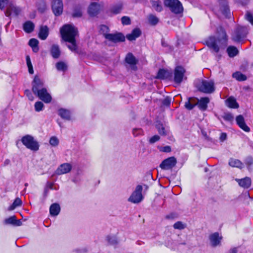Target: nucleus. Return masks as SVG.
I'll return each instance as SVG.
<instances>
[{
    "mask_svg": "<svg viewBox=\"0 0 253 253\" xmlns=\"http://www.w3.org/2000/svg\"><path fill=\"white\" fill-rule=\"evenodd\" d=\"M210 99L208 97H202L198 100V106L200 110L206 111L208 108V104L210 102Z\"/></svg>",
    "mask_w": 253,
    "mask_h": 253,
    "instance_id": "aec40b11",
    "label": "nucleus"
},
{
    "mask_svg": "<svg viewBox=\"0 0 253 253\" xmlns=\"http://www.w3.org/2000/svg\"><path fill=\"white\" fill-rule=\"evenodd\" d=\"M10 161L9 160H8V159L5 160L4 162V166H6L9 165L10 164Z\"/></svg>",
    "mask_w": 253,
    "mask_h": 253,
    "instance_id": "338daca9",
    "label": "nucleus"
},
{
    "mask_svg": "<svg viewBox=\"0 0 253 253\" xmlns=\"http://www.w3.org/2000/svg\"><path fill=\"white\" fill-rule=\"evenodd\" d=\"M5 224H12L16 226H20L21 225V221L16 219L15 216H10L4 220Z\"/></svg>",
    "mask_w": 253,
    "mask_h": 253,
    "instance_id": "c85d7f7f",
    "label": "nucleus"
},
{
    "mask_svg": "<svg viewBox=\"0 0 253 253\" xmlns=\"http://www.w3.org/2000/svg\"><path fill=\"white\" fill-rule=\"evenodd\" d=\"M22 205V201L19 198H17L14 200L13 204L9 207L8 210V211H12L15 209L16 207H19Z\"/></svg>",
    "mask_w": 253,
    "mask_h": 253,
    "instance_id": "4c0bfd02",
    "label": "nucleus"
},
{
    "mask_svg": "<svg viewBox=\"0 0 253 253\" xmlns=\"http://www.w3.org/2000/svg\"><path fill=\"white\" fill-rule=\"evenodd\" d=\"M51 9L55 16H60L63 11V3L62 0H52Z\"/></svg>",
    "mask_w": 253,
    "mask_h": 253,
    "instance_id": "6e6552de",
    "label": "nucleus"
},
{
    "mask_svg": "<svg viewBox=\"0 0 253 253\" xmlns=\"http://www.w3.org/2000/svg\"><path fill=\"white\" fill-rule=\"evenodd\" d=\"M21 9L20 7L15 6L13 3H10L7 6L5 12V14L7 17H9L12 13L15 16L18 15L21 12Z\"/></svg>",
    "mask_w": 253,
    "mask_h": 253,
    "instance_id": "4468645a",
    "label": "nucleus"
},
{
    "mask_svg": "<svg viewBox=\"0 0 253 253\" xmlns=\"http://www.w3.org/2000/svg\"><path fill=\"white\" fill-rule=\"evenodd\" d=\"M141 34L140 30L138 28H135L132 30L130 34H127L126 36L127 39L130 41L135 40L136 38L139 37Z\"/></svg>",
    "mask_w": 253,
    "mask_h": 253,
    "instance_id": "4be33fe9",
    "label": "nucleus"
},
{
    "mask_svg": "<svg viewBox=\"0 0 253 253\" xmlns=\"http://www.w3.org/2000/svg\"><path fill=\"white\" fill-rule=\"evenodd\" d=\"M232 77L240 82L244 81L247 79L246 75L239 71L234 73L232 74Z\"/></svg>",
    "mask_w": 253,
    "mask_h": 253,
    "instance_id": "72a5a7b5",
    "label": "nucleus"
},
{
    "mask_svg": "<svg viewBox=\"0 0 253 253\" xmlns=\"http://www.w3.org/2000/svg\"><path fill=\"white\" fill-rule=\"evenodd\" d=\"M221 11L222 14L226 17L229 18L230 17V11L229 7L227 5H223L221 7Z\"/></svg>",
    "mask_w": 253,
    "mask_h": 253,
    "instance_id": "a19ab883",
    "label": "nucleus"
},
{
    "mask_svg": "<svg viewBox=\"0 0 253 253\" xmlns=\"http://www.w3.org/2000/svg\"><path fill=\"white\" fill-rule=\"evenodd\" d=\"M164 4L174 14H180L183 12V7L179 0H164Z\"/></svg>",
    "mask_w": 253,
    "mask_h": 253,
    "instance_id": "20e7f679",
    "label": "nucleus"
},
{
    "mask_svg": "<svg viewBox=\"0 0 253 253\" xmlns=\"http://www.w3.org/2000/svg\"><path fill=\"white\" fill-rule=\"evenodd\" d=\"M248 34L247 28L238 27L232 35V39L236 42H240L245 39Z\"/></svg>",
    "mask_w": 253,
    "mask_h": 253,
    "instance_id": "0eeeda50",
    "label": "nucleus"
},
{
    "mask_svg": "<svg viewBox=\"0 0 253 253\" xmlns=\"http://www.w3.org/2000/svg\"><path fill=\"white\" fill-rule=\"evenodd\" d=\"M72 16L74 18L81 17L82 16V6L80 4H76L73 7Z\"/></svg>",
    "mask_w": 253,
    "mask_h": 253,
    "instance_id": "bb28decb",
    "label": "nucleus"
},
{
    "mask_svg": "<svg viewBox=\"0 0 253 253\" xmlns=\"http://www.w3.org/2000/svg\"><path fill=\"white\" fill-rule=\"evenodd\" d=\"M39 41L36 39H31L29 42V45L32 48L33 51L37 52L39 50Z\"/></svg>",
    "mask_w": 253,
    "mask_h": 253,
    "instance_id": "f704fd0d",
    "label": "nucleus"
},
{
    "mask_svg": "<svg viewBox=\"0 0 253 253\" xmlns=\"http://www.w3.org/2000/svg\"><path fill=\"white\" fill-rule=\"evenodd\" d=\"M148 19L149 23L153 26L157 25L159 21V18L153 14L149 15Z\"/></svg>",
    "mask_w": 253,
    "mask_h": 253,
    "instance_id": "58836bf2",
    "label": "nucleus"
},
{
    "mask_svg": "<svg viewBox=\"0 0 253 253\" xmlns=\"http://www.w3.org/2000/svg\"><path fill=\"white\" fill-rule=\"evenodd\" d=\"M185 73V70L183 67L181 66H176L174 71V82L176 84H180L184 78L186 79L184 77Z\"/></svg>",
    "mask_w": 253,
    "mask_h": 253,
    "instance_id": "1a4fd4ad",
    "label": "nucleus"
},
{
    "mask_svg": "<svg viewBox=\"0 0 253 253\" xmlns=\"http://www.w3.org/2000/svg\"><path fill=\"white\" fill-rule=\"evenodd\" d=\"M169 76V73L164 69H160L157 73V78L160 79H165Z\"/></svg>",
    "mask_w": 253,
    "mask_h": 253,
    "instance_id": "473e14b6",
    "label": "nucleus"
},
{
    "mask_svg": "<svg viewBox=\"0 0 253 253\" xmlns=\"http://www.w3.org/2000/svg\"><path fill=\"white\" fill-rule=\"evenodd\" d=\"M228 164L229 165L232 167H236L240 169H242L244 168L243 163L238 159L231 158L229 161Z\"/></svg>",
    "mask_w": 253,
    "mask_h": 253,
    "instance_id": "a878e982",
    "label": "nucleus"
},
{
    "mask_svg": "<svg viewBox=\"0 0 253 253\" xmlns=\"http://www.w3.org/2000/svg\"><path fill=\"white\" fill-rule=\"evenodd\" d=\"M103 35L105 39L114 43L123 42L125 41V37L121 33L115 34L103 33Z\"/></svg>",
    "mask_w": 253,
    "mask_h": 253,
    "instance_id": "9b49d317",
    "label": "nucleus"
},
{
    "mask_svg": "<svg viewBox=\"0 0 253 253\" xmlns=\"http://www.w3.org/2000/svg\"><path fill=\"white\" fill-rule=\"evenodd\" d=\"M160 151L164 152L169 153L171 151V147L170 146H164V147H162L160 149Z\"/></svg>",
    "mask_w": 253,
    "mask_h": 253,
    "instance_id": "052dcab7",
    "label": "nucleus"
},
{
    "mask_svg": "<svg viewBox=\"0 0 253 253\" xmlns=\"http://www.w3.org/2000/svg\"><path fill=\"white\" fill-rule=\"evenodd\" d=\"M226 105L230 108H238L239 106L234 97L230 96L226 100Z\"/></svg>",
    "mask_w": 253,
    "mask_h": 253,
    "instance_id": "5701e85b",
    "label": "nucleus"
},
{
    "mask_svg": "<svg viewBox=\"0 0 253 253\" xmlns=\"http://www.w3.org/2000/svg\"><path fill=\"white\" fill-rule=\"evenodd\" d=\"M221 33L220 37L216 38L214 36L210 37L206 41L207 45L215 53H217L219 51V47L217 45V43L220 44L221 47L223 48L227 45V36L225 31L222 29H220Z\"/></svg>",
    "mask_w": 253,
    "mask_h": 253,
    "instance_id": "f03ea898",
    "label": "nucleus"
},
{
    "mask_svg": "<svg viewBox=\"0 0 253 253\" xmlns=\"http://www.w3.org/2000/svg\"><path fill=\"white\" fill-rule=\"evenodd\" d=\"M245 18L253 25V15L250 11H247L245 14Z\"/></svg>",
    "mask_w": 253,
    "mask_h": 253,
    "instance_id": "c03bdc74",
    "label": "nucleus"
},
{
    "mask_svg": "<svg viewBox=\"0 0 253 253\" xmlns=\"http://www.w3.org/2000/svg\"><path fill=\"white\" fill-rule=\"evenodd\" d=\"M173 228L176 229H183L185 228L184 224L181 221H177L173 225Z\"/></svg>",
    "mask_w": 253,
    "mask_h": 253,
    "instance_id": "09e8293b",
    "label": "nucleus"
},
{
    "mask_svg": "<svg viewBox=\"0 0 253 253\" xmlns=\"http://www.w3.org/2000/svg\"><path fill=\"white\" fill-rule=\"evenodd\" d=\"M160 139V137L158 135H155L152 137H151L149 139V143L151 144H153L156 142L159 141Z\"/></svg>",
    "mask_w": 253,
    "mask_h": 253,
    "instance_id": "3c124183",
    "label": "nucleus"
},
{
    "mask_svg": "<svg viewBox=\"0 0 253 253\" xmlns=\"http://www.w3.org/2000/svg\"><path fill=\"white\" fill-rule=\"evenodd\" d=\"M227 138V134L226 133L222 132L221 133L220 136V140L221 141H223L225 140Z\"/></svg>",
    "mask_w": 253,
    "mask_h": 253,
    "instance_id": "e2e57ef3",
    "label": "nucleus"
},
{
    "mask_svg": "<svg viewBox=\"0 0 253 253\" xmlns=\"http://www.w3.org/2000/svg\"><path fill=\"white\" fill-rule=\"evenodd\" d=\"M24 93L25 95H26L28 97V99L30 100L33 101L34 100V96H33L30 90L26 89L25 90Z\"/></svg>",
    "mask_w": 253,
    "mask_h": 253,
    "instance_id": "5fc2aeb1",
    "label": "nucleus"
},
{
    "mask_svg": "<svg viewBox=\"0 0 253 253\" xmlns=\"http://www.w3.org/2000/svg\"><path fill=\"white\" fill-rule=\"evenodd\" d=\"M60 50L59 47L57 44L52 45L50 49V53L54 58H58L60 55Z\"/></svg>",
    "mask_w": 253,
    "mask_h": 253,
    "instance_id": "cd10ccee",
    "label": "nucleus"
},
{
    "mask_svg": "<svg viewBox=\"0 0 253 253\" xmlns=\"http://www.w3.org/2000/svg\"><path fill=\"white\" fill-rule=\"evenodd\" d=\"M156 127L160 134L166 136L168 134V130H167L162 124H158Z\"/></svg>",
    "mask_w": 253,
    "mask_h": 253,
    "instance_id": "ea45409f",
    "label": "nucleus"
},
{
    "mask_svg": "<svg viewBox=\"0 0 253 253\" xmlns=\"http://www.w3.org/2000/svg\"><path fill=\"white\" fill-rule=\"evenodd\" d=\"M189 100H190L191 103L193 105V107L196 105H198L199 99L195 97H189Z\"/></svg>",
    "mask_w": 253,
    "mask_h": 253,
    "instance_id": "bf43d9fd",
    "label": "nucleus"
},
{
    "mask_svg": "<svg viewBox=\"0 0 253 253\" xmlns=\"http://www.w3.org/2000/svg\"><path fill=\"white\" fill-rule=\"evenodd\" d=\"M49 143L53 146H56L59 143V140L56 137L52 136L50 139Z\"/></svg>",
    "mask_w": 253,
    "mask_h": 253,
    "instance_id": "49530a36",
    "label": "nucleus"
},
{
    "mask_svg": "<svg viewBox=\"0 0 253 253\" xmlns=\"http://www.w3.org/2000/svg\"><path fill=\"white\" fill-rule=\"evenodd\" d=\"M236 121L238 126L246 132L250 131V127L247 126L244 118L241 115H238L236 118Z\"/></svg>",
    "mask_w": 253,
    "mask_h": 253,
    "instance_id": "f3484780",
    "label": "nucleus"
},
{
    "mask_svg": "<svg viewBox=\"0 0 253 253\" xmlns=\"http://www.w3.org/2000/svg\"><path fill=\"white\" fill-rule=\"evenodd\" d=\"M196 87L200 92L205 93H211L215 90L214 82L211 80L199 81L196 84Z\"/></svg>",
    "mask_w": 253,
    "mask_h": 253,
    "instance_id": "7ed1b4c3",
    "label": "nucleus"
},
{
    "mask_svg": "<svg viewBox=\"0 0 253 253\" xmlns=\"http://www.w3.org/2000/svg\"><path fill=\"white\" fill-rule=\"evenodd\" d=\"M236 180L240 186L244 188H248L251 185V179L248 177L242 179H236Z\"/></svg>",
    "mask_w": 253,
    "mask_h": 253,
    "instance_id": "412c9836",
    "label": "nucleus"
},
{
    "mask_svg": "<svg viewBox=\"0 0 253 253\" xmlns=\"http://www.w3.org/2000/svg\"><path fill=\"white\" fill-rule=\"evenodd\" d=\"M36 96L45 103H50L52 100V97L50 94L47 92L46 88L41 90V92L38 93Z\"/></svg>",
    "mask_w": 253,
    "mask_h": 253,
    "instance_id": "2eb2a0df",
    "label": "nucleus"
},
{
    "mask_svg": "<svg viewBox=\"0 0 253 253\" xmlns=\"http://www.w3.org/2000/svg\"><path fill=\"white\" fill-rule=\"evenodd\" d=\"M44 107V104L41 101H37L35 104V109L36 111L40 112L42 111Z\"/></svg>",
    "mask_w": 253,
    "mask_h": 253,
    "instance_id": "37998d69",
    "label": "nucleus"
},
{
    "mask_svg": "<svg viewBox=\"0 0 253 253\" xmlns=\"http://www.w3.org/2000/svg\"><path fill=\"white\" fill-rule=\"evenodd\" d=\"M56 67L58 71H65L67 70V65L62 61L58 62L56 64Z\"/></svg>",
    "mask_w": 253,
    "mask_h": 253,
    "instance_id": "79ce46f5",
    "label": "nucleus"
},
{
    "mask_svg": "<svg viewBox=\"0 0 253 253\" xmlns=\"http://www.w3.org/2000/svg\"><path fill=\"white\" fill-rule=\"evenodd\" d=\"M38 8L41 12H43L46 9V4L45 2L43 1H42L41 3V6L38 5Z\"/></svg>",
    "mask_w": 253,
    "mask_h": 253,
    "instance_id": "603ef678",
    "label": "nucleus"
},
{
    "mask_svg": "<svg viewBox=\"0 0 253 253\" xmlns=\"http://www.w3.org/2000/svg\"><path fill=\"white\" fill-rule=\"evenodd\" d=\"M230 253H237V251L236 248L231 249L230 251Z\"/></svg>",
    "mask_w": 253,
    "mask_h": 253,
    "instance_id": "774afa93",
    "label": "nucleus"
},
{
    "mask_svg": "<svg viewBox=\"0 0 253 253\" xmlns=\"http://www.w3.org/2000/svg\"><path fill=\"white\" fill-rule=\"evenodd\" d=\"M123 25H127L130 24L131 21L130 18L127 16H123L121 18Z\"/></svg>",
    "mask_w": 253,
    "mask_h": 253,
    "instance_id": "de8ad7c7",
    "label": "nucleus"
},
{
    "mask_svg": "<svg viewBox=\"0 0 253 253\" xmlns=\"http://www.w3.org/2000/svg\"><path fill=\"white\" fill-rule=\"evenodd\" d=\"M142 186L138 185L136 187L135 190L132 192L131 196L128 198V201L134 204H138L141 202L143 197L142 194Z\"/></svg>",
    "mask_w": 253,
    "mask_h": 253,
    "instance_id": "423d86ee",
    "label": "nucleus"
},
{
    "mask_svg": "<svg viewBox=\"0 0 253 253\" xmlns=\"http://www.w3.org/2000/svg\"><path fill=\"white\" fill-rule=\"evenodd\" d=\"M23 28L26 33H31L34 30L35 25L32 21H27L23 24Z\"/></svg>",
    "mask_w": 253,
    "mask_h": 253,
    "instance_id": "393cba45",
    "label": "nucleus"
},
{
    "mask_svg": "<svg viewBox=\"0 0 253 253\" xmlns=\"http://www.w3.org/2000/svg\"><path fill=\"white\" fill-rule=\"evenodd\" d=\"M109 28L107 26L105 25H102L100 28V30L102 32H107L108 31Z\"/></svg>",
    "mask_w": 253,
    "mask_h": 253,
    "instance_id": "69168bd1",
    "label": "nucleus"
},
{
    "mask_svg": "<svg viewBox=\"0 0 253 253\" xmlns=\"http://www.w3.org/2000/svg\"><path fill=\"white\" fill-rule=\"evenodd\" d=\"M101 8V5L100 4L96 2H92L88 6L87 12L90 16L94 17L99 13Z\"/></svg>",
    "mask_w": 253,
    "mask_h": 253,
    "instance_id": "ddd939ff",
    "label": "nucleus"
},
{
    "mask_svg": "<svg viewBox=\"0 0 253 253\" xmlns=\"http://www.w3.org/2000/svg\"><path fill=\"white\" fill-rule=\"evenodd\" d=\"M107 240L108 242L112 245L116 244L117 243V240L115 237L108 236Z\"/></svg>",
    "mask_w": 253,
    "mask_h": 253,
    "instance_id": "4d7b16f0",
    "label": "nucleus"
},
{
    "mask_svg": "<svg viewBox=\"0 0 253 253\" xmlns=\"http://www.w3.org/2000/svg\"><path fill=\"white\" fill-rule=\"evenodd\" d=\"M177 161L174 157H170L165 159L160 165L162 169L168 170L171 169L176 164Z\"/></svg>",
    "mask_w": 253,
    "mask_h": 253,
    "instance_id": "f8f14e48",
    "label": "nucleus"
},
{
    "mask_svg": "<svg viewBox=\"0 0 253 253\" xmlns=\"http://www.w3.org/2000/svg\"><path fill=\"white\" fill-rule=\"evenodd\" d=\"M122 7V4L121 3L116 4L111 7L110 11L114 14H117L121 12Z\"/></svg>",
    "mask_w": 253,
    "mask_h": 253,
    "instance_id": "c9c22d12",
    "label": "nucleus"
},
{
    "mask_svg": "<svg viewBox=\"0 0 253 253\" xmlns=\"http://www.w3.org/2000/svg\"><path fill=\"white\" fill-rule=\"evenodd\" d=\"M21 142L26 147L31 150L37 151L39 149V144L34 138L29 134L22 137Z\"/></svg>",
    "mask_w": 253,
    "mask_h": 253,
    "instance_id": "39448f33",
    "label": "nucleus"
},
{
    "mask_svg": "<svg viewBox=\"0 0 253 253\" xmlns=\"http://www.w3.org/2000/svg\"><path fill=\"white\" fill-rule=\"evenodd\" d=\"M133 135L136 137L143 134V130L141 128H134L132 130Z\"/></svg>",
    "mask_w": 253,
    "mask_h": 253,
    "instance_id": "8fccbe9b",
    "label": "nucleus"
},
{
    "mask_svg": "<svg viewBox=\"0 0 253 253\" xmlns=\"http://www.w3.org/2000/svg\"><path fill=\"white\" fill-rule=\"evenodd\" d=\"M58 114L64 119L67 120H69L70 119V113L68 110L60 109L58 111Z\"/></svg>",
    "mask_w": 253,
    "mask_h": 253,
    "instance_id": "2f4dec72",
    "label": "nucleus"
},
{
    "mask_svg": "<svg viewBox=\"0 0 253 253\" xmlns=\"http://www.w3.org/2000/svg\"><path fill=\"white\" fill-rule=\"evenodd\" d=\"M7 3V0H0V9H3Z\"/></svg>",
    "mask_w": 253,
    "mask_h": 253,
    "instance_id": "680f3d73",
    "label": "nucleus"
},
{
    "mask_svg": "<svg viewBox=\"0 0 253 253\" xmlns=\"http://www.w3.org/2000/svg\"><path fill=\"white\" fill-rule=\"evenodd\" d=\"M125 61L130 66L132 70L136 69V65L137 63V60L131 53H128L126 54Z\"/></svg>",
    "mask_w": 253,
    "mask_h": 253,
    "instance_id": "dca6fc26",
    "label": "nucleus"
},
{
    "mask_svg": "<svg viewBox=\"0 0 253 253\" xmlns=\"http://www.w3.org/2000/svg\"><path fill=\"white\" fill-rule=\"evenodd\" d=\"M60 211V207L59 204L54 203L52 204L49 209L50 213L51 215L56 216L57 215Z\"/></svg>",
    "mask_w": 253,
    "mask_h": 253,
    "instance_id": "c756f323",
    "label": "nucleus"
},
{
    "mask_svg": "<svg viewBox=\"0 0 253 253\" xmlns=\"http://www.w3.org/2000/svg\"><path fill=\"white\" fill-rule=\"evenodd\" d=\"M227 52L230 57H234L239 53L238 49L234 46H229L227 48Z\"/></svg>",
    "mask_w": 253,
    "mask_h": 253,
    "instance_id": "7c9ffc66",
    "label": "nucleus"
},
{
    "mask_svg": "<svg viewBox=\"0 0 253 253\" xmlns=\"http://www.w3.org/2000/svg\"><path fill=\"white\" fill-rule=\"evenodd\" d=\"M26 62H27L28 67L32 66V63L31 62L30 58L29 56H26Z\"/></svg>",
    "mask_w": 253,
    "mask_h": 253,
    "instance_id": "0e129e2a",
    "label": "nucleus"
},
{
    "mask_svg": "<svg viewBox=\"0 0 253 253\" xmlns=\"http://www.w3.org/2000/svg\"><path fill=\"white\" fill-rule=\"evenodd\" d=\"M170 103H171V98L169 96L166 97L162 101V104L164 105L167 106H169V105L170 104Z\"/></svg>",
    "mask_w": 253,
    "mask_h": 253,
    "instance_id": "864d4df0",
    "label": "nucleus"
},
{
    "mask_svg": "<svg viewBox=\"0 0 253 253\" xmlns=\"http://www.w3.org/2000/svg\"><path fill=\"white\" fill-rule=\"evenodd\" d=\"M223 118L224 120L228 122H232L234 119V117L232 114L228 113H225L223 116Z\"/></svg>",
    "mask_w": 253,
    "mask_h": 253,
    "instance_id": "a18cd8bd",
    "label": "nucleus"
},
{
    "mask_svg": "<svg viewBox=\"0 0 253 253\" xmlns=\"http://www.w3.org/2000/svg\"><path fill=\"white\" fill-rule=\"evenodd\" d=\"M152 5L155 10L158 12H161L163 10L162 3L160 0L152 1Z\"/></svg>",
    "mask_w": 253,
    "mask_h": 253,
    "instance_id": "e433bc0d",
    "label": "nucleus"
},
{
    "mask_svg": "<svg viewBox=\"0 0 253 253\" xmlns=\"http://www.w3.org/2000/svg\"><path fill=\"white\" fill-rule=\"evenodd\" d=\"M210 240L212 247L219 245L222 240V236H220L217 232H215L210 236Z\"/></svg>",
    "mask_w": 253,
    "mask_h": 253,
    "instance_id": "6ab92c4d",
    "label": "nucleus"
},
{
    "mask_svg": "<svg viewBox=\"0 0 253 253\" xmlns=\"http://www.w3.org/2000/svg\"><path fill=\"white\" fill-rule=\"evenodd\" d=\"M60 34L62 39L70 43L68 47L73 52L78 53V46L75 39L78 34L77 29L74 26L66 24L60 29Z\"/></svg>",
    "mask_w": 253,
    "mask_h": 253,
    "instance_id": "f257e3e1",
    "label": "nucleus"
},
{
    "mask_svg": "<svg viewBox=\"0 0 253 253\" xmlns=\"http://www.w3.org/2000/svg\"><path fill=\"white\" fill-rule=\"evenodd\" d=\"M245 163L248 166H251L253 164V159L251 157H247L245 160Z\"/></svg>",
    "mask_w": 253,
    "mask_h": 253,
    "instance_id": "13d9d810",
    "label": "nucleus"
},
{
    "mask_svg": "<svg viewBox=\"0 0 253 253\" xmlns=\"http://www.w3.org/2000/svg\"><path fill=\"white\" fill-rule=\"evenodd\" d=\"M32 91L36 95L41 90H43L46 88L44 86L43 82L37 76L34 78L32 83Z\"/></svg>",
    "mask_w": 253,
    "mask_h": 253,
    "instance_id": "9d476101",
    "label": "nucleus"
},
{
    "mask_svg": "<svg viewBox=\"0 0 253 253\" xmlns=\"http://www.w3.org/2000/svg\"><path fill=\"white\" fill-rule=\"evenodd\" d=\"M48 35V28L47 26H42L40 28L39 37L42 40H45Z\"/></svg>",
    "mask_w": 253,
    "mask_h": 253,
    "instance_id": "b1692460",
    "label": "nucleus"
},
{
    "mask_svg": "<svg viewBox=\"0 0 253 253\" xmlns=\"http://www.w3.org/2000/svg\"><path fill=\"white\" fill-rule=\"evenodd\" d=\"M72 166L70 164L64 163L58 167L56 171V173L58 175L65 174L70 172Z\"/></svg>",
    "mask_w": 253,
    "mask_h": 253,
    "instance_id": "a211bd4d",
    "label": "nucleus"
},
{
    "mask_svg": "<svg viewBox=\"0 0 253 253\" xmlns=\"http://www.w3.org/2000/svg\"><path fill=\"white\" fill-rule=\"evenodd\" d=\"M185 107L189 110H191L194 108L193 105L191 103L190 100L189 99L185 103Z\"/></svg>",
    "mask_w": 253,
    "mask_h": 253,
    "instance_id": "6e6d98bb",
    "label": "nucleus"
}]
</instances>
